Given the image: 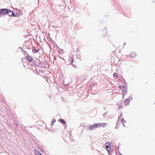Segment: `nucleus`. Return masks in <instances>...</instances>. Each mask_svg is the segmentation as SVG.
<instances>
[{
    "instance_id": "obj_1",
    "label": "nucleus",
    "mask_w": 155,
    "mask_h": 155,
    "mask_svg": "<svg viewBox=\"0 0 155 155\" xmlns=\"http://www.w3.org/2000/svg\"><path fill=\"white\" fill-rule=\"evenodd\" d=\"M130 102V98L129 97L127 98L124 101V102H120L118 103V105L119 107L123 108L124 106L129 104Z\"/></svg>"
},
{
    "instance_id": "obj_2",
    "label": "nucleus",
    "mask_w": 155,
    "mask_h": 155,
    "mask_svg": "<svg viewBox=\"0 0 155 155\" xmlns=\"http://www.w3.org/2000/svg\"><path fill=\"white\" fill-rule=\"evenodd\" d=\"M9 12H12V15L15 16V14L13 12H11L6 9H0V17H1L7 13H8Z\"/></svg>"
},
{
    "instance_id": "obj_3",
    "label": "nucleus",
    "mask_w": 155,
    "mask_h": 155,
    "mask_svg": "<svg viewBox=\"0 0 155 155\" xmlns=\"http://www.w3.org/2000/svg\"><path fill=\"white\" fill-rule=\"evenodd\" d=\"M100 123H97L94 124L93 125H91L89 127L88 130H92L97 128H100Z\"/></svg>"
},
{
    "instance_id": "obj_4",
    "label": "nucleus",
    "mask_w": 155,
    "mask_h": 155,
    "mask_svg": "<svg viewBox=\"0 0 155 155\" xmlns=\"http://www.w3.org/2000/svg\"><path fill=\"white\" fill-rule=\"evenodd\" d=\"M105 144L106 145V149L109 153L110 151L111 145L109 142L105 143Z\"/></svg>"
},
{
    "instance_id": "obj_5",
    "label": "nucleus",
    "mask_w": 155,
    "mask_h": 155,
    "mask_svg": "<svg viewBox=\"0 0 155 155\" xmlns=\"http://www.w3.org/2000/svg\"><path fill=\"white\" fill-rule=\"evenodd\" d=\"M27 58L28 61L29 63H30L32 62L33 58L32 57H31L30 55H28L27 56Z\"/></svg>"
},
{
    "instance_id": "obj_6",
    "label": "nucleus",
    "mask_w": 155,
    "mask_h": 155,
    "mask_svg": "<svg viewBox=\"0 0 155 155\" xmlns=\"http://www.w3.org/2000/svg\"><path fill=\"white\" fill-rule=\"evenodd\" d=\"M100 127H105L107 125V124L106 123H100Z\"/></svg>"
},
{
    "instance_id": "obj_7",
    "label": "nucleus",
    "mask_w": 155,
    "mask_h": 155,
    "mask_svg": "<svg viewBox=\"0 0 155 155\" xmlns=\"http://www.w3.org/2000/svg\"><path fill=\"white\" fill-rule=\"evenodd\" d=\"M136 56V54L134 52H131L130 54V56L132 58H134Z\"/></svg>"
},
{
    "instance_id": "obj_8",
    "label": "nucleus",
    "mask_w": 155,
    "mask_h": 155,
    "mask_svg": "<svg viewBox=\"0 0 155 155\" xmlns=\"http://www.w3.org/2000/svg\"><path fill=\"white\" fill-rule=\"evenodd\" d=\"M120 119L122 123L123 124V126L124 127H125V126L124 124H125V123H126V121L124 120V119L123 118H121Z\"/></svg>"
},
{
    "instance_id": "obj_9",
    "label": "nucleus",
    "mask_w": 155,
    "mask_h": 155,
    "mask_svg": "<svg viewBox=\"0 0 155 155\" xmlns=\"http://www.w3.org/2000/svg\"><path fill=\"white\" fill-rule=\"evenodd\" d=\"M39 49L37 50L35 48H33L32 50V51L33 52L35 53H36L38 52V51H39Z\"/></svg>"
},
{
    "instance_id": "obj_10",
    "label": "nucleus",
    "mask_w": 155,
    "mask_h": 155,
    "mask_svg": "<svg viewBox=\"0 0 155 155\" xmlns=\"http://www.w3.org/2000/svg\"><path fill=\"white\" fill-rule=\"evenodd\" d=\"M126 90H123L122 91V94L123 95V97H124V95H125L126 93Z\"/></svg>"
},
{
    "instance_id": "obj_11",
    "label": "nucleus",
    "mask_w": 155,
    "mask_h": 155,
    "mask_svg": "<svg viewBox=\"0 0 155 155\" xmlns=\"http://www.w3.org/2000/svg\"><path fill=\"white\" fill-rule=\"evenodd\" d=\"M35 150V153L36 155H38L40 153L38 151L36 150Z\"/></svg>"
},
{
    "instance_id": "obj_12",
    "label": "nucleus",
    "mask_w": 155,
    "mask_h": 155,
    "mask_svg": "<svg viewBox=\"0 0 155 155\" xmlns=\"http://www.w3.org/2000/svg\"><path fill=\"white\" fill-rule=\"evenodd\" d=\"M60 120L61 121V122L63 123L64 124H65L66 123V122L65 121H64L63 120L61 119Z\"/></svg>"
},
{
    "instance_id": "obj_13",
    "label": "nucleus",
    "mask_w": 155,
    "mask_h": 155,
    "mask_svg": "<svg viewBox=\"0 0 155 155\" xmlns=\"http://www.w3.org/2000/svg\"><path fill=\"white\" fill-rule=\"evenodd\" d=\"M55 119H54L53 120H52V125H53V123H55Z\"/></svg>"
},
{
    "instance_id": "obj_14",
    "label": "nucleus",
    "mask_w": 155,
    "mask_h": 155,
    "mask_svg": "<svg viewBox=\"0 0 155 155\" xmlns=\"http://www.w3.org/2000/svg\"><path fill=\"white\" fill-rule=\"evenodd\" d=\"M113 76L114 77H117V74L115 73H114L113 74Z\"/></svg>"
},
{
    "instance_id": "obj_15",
    "label": "nucleus",
    "mask_w": 155,
    "mask_h": 155,
    "mask_svg": "<svg viewBox=\"0 0 155 155\" xmlns=\"http://www.w3.org/2000/svg\"><path fill=\"white\" fill-rule=\"evenodd\" d=\"M71 64H72L74 62V60L72 58H71Z\"/></svg>"
},
{
    "instance_id": "obj_16",
    "label": "nucleus",
    "mask_w": 155,
    "mask_h": 155,
    "mask_svg": "<svg viewBox=\"0 0 155 155\" xmlns=\"http://www.w3.org/2000/svg\"><path fill=\"white\" fill-rule=\"evenodd\" d=\"M38 155H42L40 153H39Z\"/></svg>"
}]
</instances>
